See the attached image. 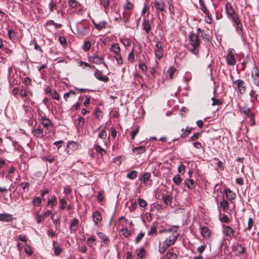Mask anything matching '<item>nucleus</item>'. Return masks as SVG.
<instances>
[{
    "label": "nucleus",
    "mask_w": 259,
    "mask_h": 259,
    "mask_svg": "<svg viewBox=\"0 0 259 259\" xmlns=\"http://www.w3.org/2000/svg\"><path fill=\"white\" fill-rule=\"evenodd\" d=\"M110 1V0H100L101 4L106 12L109 8Z\"/></svg>",
    "instance_id": "obj_39"
},
{
    "label": "nucleus",
    "mask_w": 259,
    "mask_h": 259,
    "mask_svg": "<svg viewBox=\"0 0 259 259\" xmlns=\"http://www.w3.org/2000/svg\"><path fill=\"white\" fill-rule=\"evenodd\" d=\"M220 205L224 211H227L229 208L228 202L226 200L224 199L222 201Z\"/></svg>",
    "instance_id": "obj_38"
},
{
    "label": "nucleus",
    "mask_w": 259,
    "mask_h": 259,
    "mask_svg": "<svg viewBox=\"0 0 259 259\" xmlns=\"http://www.w3.org/2000/svg\"><path fill=\"white\" fill-rule=\"evenodd\" d=\"M92 22L95 26V27L98 30H101L106 27L107 24V22L105 21H101L97 22L94 20H92Z\"/></svg>",
    "instance_id": "obj_13"
},
{
    "label": "nucleus",
    "mask_w": 259,
    "mask_h": 259,
    "mask_svg": "<svg viewBox=\"0 0 259 259\" xmlns=\"http://www.w3.org/2000/svg\"><path fill=\"white\" fill-rule=\"evenodd\" d=\"M154 7L158 11L163 12L164 11V3L161 0H155L154 2Z\"/></svg>",
    "instance_id": "obj_17"
},
{
    "label": "nucleus",
    "mask_w": 259,
    "mask_h": 259,
    "mask_svg": "<svg viewBox=\"0 0 259 259\" xmlns=\"http://www.w3.org/2000/svg\"><path fill=\"white\" fill-rule=\"evenodd\" d=\"M146 148L144 146H140L139 147H136L133 149V152L136 155H139L143 153L145 151Z\"/></svg>",
    "instance_id": "obj_25"
},
{
    "label": "nucleus",
    "mask_w": 259,
    "mask_h": 259,
    "mask_svg": "<svg viewBox=\"0 0 259 259\" xmlns=\"http://www.w3.org/2000/svg\"><path fill=\"white\" fill-rule=\"evenodd\" d=\"M151 174L149 172H145L142 175V177L141 179V181L144 183H145L147 182V181L150 178Z\"/></svg>",
    "instance_id": "obj_35"
},
{
    "label": "nucleus",
    "mask_w": 259,
    "mask_h": 259,
    "mask_svg": "<svg viewBox=\"0 0 259 259\" xmlns=\"http://www.w3.org/2000/svg\"><path fill=\"white\" fill-rule=\"evenodd\" d=\"M8 35L11 39H14L15 38V32L12 30H8Z\"/></svg>",
    "instance_id": "obj_57"
},
{
    "label": "nucleus",
    "mask_w": 259,
    "mask_h": 259,
    "mask_svg": "<svg viewBox=\"0 0 259 259\" xmlns=\"http://www.w3.org/2000/svg\"><path fill=\"white\" fill-rule=\"evenodd\" d=\"M240 111L244 114L246 117L249 118V123L251 126L255 124L254 114L251 112L250 108L242 107L240 109Z\"/></svg>",
    "instance_id": "obj_3"
},
{
    "label": "nucleus",
    "mask_w": 259,
    "mask_h": 259,
    "mask_svg": "<svg viewBox=\"0 0 259 259\" xmlns=\"http://www.w3.org/2000/svg\"><path fill=\"white\" fill-rule=\"evenodd\" d=\"M94 75L95 77L99 80L103 81L104 82H107L109 81V77L107 76L103 75L102 71L99 70L98 69H96L94 73Z\"/></svg>",
    "instance_id": "obj_10"
},
{
    "label": "nucleus",
    "mask_w": 259,
    "mask_h": 259,
    "mask_svg": "<svg viewBox=\"0 0 259 259\" xmlns=\"http://www.w3.org/2000/svg\"><path fill=\"white\" fill-rule=\"evenodd\" d=\"M182 180V178L179 175L175 176L173 178V182L177 185H179L181 183Z\"/></svg>",
    "instance_id": "obj_42"
},
{
    "label": "nucleus",
    "mask_w": 259,
    "mask_h": 259,
    "mask_svg": "<svg viewBox=\"0 0 259 259\" xmlns=\"http://www.w3.org/2000/svg\"><path fill=\"white\" fill-rule=\"evenodd\" d=\"M78 121L77 126L79 127H82L83 126L84 118L82 117H79L77 119Z\"/></svg>",
    "instance_id": "obj_52"
},
{
    "label": "nucleus",
    "mask_w": 259,
    "mask_h": 259,
    "mask_svg": "<svg viewBox=\"0 0 259 259\" xmlns=\"http://www.w3.org/2000/svg\"><path fill=\"white\" fill-rule=\"evenodd\" d=\"M60 205L61 209H64L65 208L67 205V201L64 198L60 199Z\"/></svg>",
    "instance_id": "obj_45"
},
{
    "label": "nucleus",
    "mask_w": 259,
    "mask_h": 259,
    "mask_svg": "<svg viewBox=\"0 0 259 259\" xmlns=\"http://www.w3.org/2000/svg\"><path fill=\"white\" fill-rule=\"evenodd\" d=\"M166 255L168 259H177V255L174 252L172 249H169L167 252Z\"/></svg>",
    "instance_id": "obj_27"
},
{
    "label": "nucleus",
    "mask_w": 259,
    "mask_h": 259,
    "mask_svg": "<svg viewBox=\"0 0 259 259\" xmlns=\"http://www.w3.org/2000/svg\"><path fill=\"white\" fill-rule=\"evenodd\" d=\"M249 96L251 98H253L255 100H257L258 97V94L256 93V92L254 90H251V91L249 93Z\"/></svg>",
    "instance_id": "obj_59"
},
{
    "label": "nucleus",
    "mask_w": 259,
    "mask_h": 259,
    "mask_svg": "<svg viewBox=\"0 0 259 259\" xmlns=\"http://www.w3.org/2000/svg\"><path fill=\"white\" fill-rule=\"evenodd\" d=\"M52 211L50 210H48L46 212L39 214H37L36 217V222L38 224L40 223L42 221H43L46 217H48L50 214H51Z\"/></svg>",
    "instance_id": "obj_12"
},
{
    "label": "nucleus",
    "mask_w": 259,
    "mask_h": 259,
    "mask_svg": "<svg viewBox=\"0 0 259 259\" xmlns=\"http://www.w3.org/2000/svg\"><path fill=\"white\" fill-rule=\"evenodd\" d=\"M48 204L51 205V207L53 208V206H56L57 204V199L56 197L54 196L51 199L48 201Z\"/></svg>",
    "instance_id": "obj_40"
},
{
    "label": "nucleus",
    "mask_w": 259,
    "mask_h": 259,
    "mask_svg": "<svg viewBox=\"0 0 259 259\" xmlns=\"http://www.w3.org/2000/svg\"><path fill=\"white\" fill-rule=\"evenodd\" d=\"M110 51L113 52L115 55L120 54V48L117 43L112 44L110 47Z\"/></svg>",
    "instance_id": "obj_21"
},
{
    "label": "nucleus",
    "mask_w": 259,
    "mask_h": 259,
    "mask_svg": "<svg viewBox=\"0 0 259 259\" xmlns=\"http://www.w3.org/2000/svg\"><path fill=\"white\" fill-rule=\"evenodd\" d=\"M99 237L103 240L104 242H106V241H107L108 240V238L107 237V236L103 233L99 232L97 233Z\"/></svg>",
    "instance_id": "obj_55"
},
{
    "label": "nucleus",
    "mask_w": 259,
    "mask_h": 259,
    "mask_svg": "<svg viewBox=\"0 0 259 259\" xmlns=\"http://www.w3.org/2000/svg\"><path fill=\"white\" fill-rule=\"evenodd\" d=\"M25 252L28 255H31L32 253L31 247L30 246L27 245L25 248Z\"/></svg>",
    "instance_id": "obj_63"
},
{
    "label": "nucleus",
    "mask_w": 259,
    "mask_h": 259,
    "mask_svg": "<svg viewBox=\"0 0 259 259\" xmlns=\"http://www.w3.org/2000/svg\"><path fill=\"white\" fill-rule=\"evenodd\" d=\"M156 232H157L156 228L155 226L154 225H153L151 226V227L150 228V230L148 232V234L149 235H152L155 234L156 233Z\"/></svg>",
    "instance_id": "obj_54"
},
{
    "label": "nucleus",
    "mask_w": 259,
    "mask_h": 259,
    "mask_svg": "<svg viewBox=\"0 0 259 259\" xmlns=\"http://www.w3.org/2000/svg\"><path fill=\"white\" fill-rule=\"evenodd\" d=\"M232 21H233L236 24L235 28H236V30L239 33L242 32V30H243V26H242V24L241 23V21L240 20L239 17H237L236 16V17L235 18V19L232 20Z\"/></svg>",
    "instance_id": "obj_16"
},
{
    "label": "nucleus",
    "mask_w": 259,
    "mask_h": 259,
    "mask_svg": "<svg viewBox=\"0 0 259 259\" xmlns=\"http://www.w3.org/2000/svg\"><path fill=\"white\" fill-rule=\"evenodd\" d=\"M92 217L94 223L97 226H99L102 220L101 213L98 211H95L93 212Z\"/></svg>",
    "instance_id": "obj_11"
},
{
    "label": "nucleus",
    "mask_w": 259,
    "mask_h": 259,
    "mask_svg": "<svg viewBox=\"0 0 259 259\" xmlns=\"http://www.w3.org/2000/svg\"><path fill=\"white\" fill-rule=\"evenodd\" d=\"M138 66L139 68H140L143 71H145L147 70V66L145 63L143 62H140Z\"/></svg>",
    "instance_id": "obj_61"
},
{
    "label": "nucleus",
    "mask_w": 259,
    "mask_h": 259,
    "mask_svg": "<svg viewBox=\"0 0 259 259\" xmlns=\"http://www.w3.org/2000/svg\"><path fill=\"white\" fill-rule=\"evenodd\" d=\"M225 194L226 195L227 198L229 200H232L234 199V198L236 197V194L233 192L232 190H231L230 189H226L225 190Z\"/></svg>",
    "instance_id": "obj_22"
},
{
    "label": "nucleus",
    "mask_w": 259,
    "mask_h": 259,
    "mask_svg": "<svg viewBox=\"0 0 259 259\" xmlns=\"http://www.w3.org/2000/svg\"><path fill=\"white\" fill-rule=\"evenodd\" d=\"M200 231L203 237L208 238L210 237L211 232L207 227H201L200 228Z\"/></svg>",
    "instance_id": "obj_15"
},
{
    "label": "nucleus",
    "mask_w": 259,
    "mask_h": 259,
    "mask_svg": "<svg viewBox=\"0 0 259 259\" xmlns=\"http://www.w3.org/2000/svg\"><path fill=\"white\" fill-rule=\"evenodd\" d=\"M128 60L131 62H133L135 60L134 51L133 50L128 55Z\"/></svg>",
    "instance_id": "obj_62"
},
{
    "label": "nucleus",
    "mask_w": 259,
    "mask_h": 259,
    "mask_svg": "<svg viewBox=\"0 0 259 259\" xmlns=\"http://www.w3.org/2000/svg\"><path fill=\"white\" fill-rule=\"evenodd\" d=\"M234 84L237 85L238 90L241 94H243L246 91L245 82L241 79H237L233 81Z\"/></svg>",
    "instance_id": "obj_8"
},
{
    "label": "nucleus",
    "mask_w": 259,
    "mask_h": 259,
    "mask_svg": "<svg viewBox=\"0 0 259 259\" xmlns=\"http://www.w3.org/2000/svg\"><path fill=\"white\" fill-rule=\"evenodd\" d=\"M189 41L190 44L193 47V48L191 50V52L194 55H198L200 47V40L198 38V34L191 32L189 36Z\"/></svg>",
    "instance_id": "obj_2"
},
{
    "label": "nucleus",
    "mask_w": 259,
    "mask_h": 259,
    "mask_svg": "<svg viewBox=\"0 0 259 259\" xmlns=\"http://www.w3.org/2000/svg\"><path fill=\"white\" fill-rule=\"evenodd\" d=\"M98 137L102 139H105L107 138V133L105 130L101 131L98 135Z\"/></svg>",
    "instance_id": "obj_48"
},
{
    "label": "nucleus",
    "mask_w": 259,
    "mask_h": 259,
    "mask_svg": "<svg viewBox=\"0 0 259 259\" xmlns=\"http://www.w3.org/2000/svg\"><path fill=\"white\" fill-rule=\"evenodd\" d=\"M96 239L94 237L91 236L90 238H89L87 240V244L89 246H92L94 243L95 242Z\"/></svg>",
    "instance_id": "obj_50"
},
{
    "label": "nucleus",
    "mask_w": 259,
    "mask_h": 259,
    "mask_svg": "<svg viewBox=\"0 0 259 259\" xmlns=\"http://www.w3.org/2000/svg\"><path fill=\"white\" fill-rule=\"evenodd\" d=\"M225 10L229 18L232 20L235 19L236 16L239 17L238 15L235 12L232 6L229 3H227L225 6Z\"/></svg>",
    "instance_id": "obj_4"
},
{
    "label": "nucleus",
    "mask_w": 259,
    "mask_h": 259,
    "mask_svg": "<svg viewBox=\"0 0 259 259\" xmlns=\"http://www.w3.org/2000/svg\"><path fill=\"white\" fill-rule=\"evenodd\" d=\"M199 4L201 7V9L205 15H208L209 13L208 10L204 5L203 0H199Z\"/></svg>",
    "instance_id": "obj_36"
},
{
    "label": "nucleus",
    "mask_w": 259,
    "mask_h": 259,
    "mask_svg": "<svg viewBox=\"0 0 259 259\" xmlns=\"http://www.w3.org/2000/svg\"><path fill=\"white\" fill-rule=\"evenodd\" d=\"M162 200L166 205H170L171 203V197L168 195H163L162 196Z\"/></svg>",
    "instance_id": "obj_28"
},
{
    "label": "nucleus",
    "mask_w": 259,
    "mask_h": 259,
    "mask_svg": "<svg viewBox=\"0 0 259 259\" xmlns=\"http://www.w3.org/2000/svg\"><path fill=\"white\" fill-rule=\"evenodd\" d=\"M144 236V233H142V232L140 233L135 239V242L136 243H138L141 240V239L143 238Z\"/></svg>",
    "instance_id": "obj_56"
},
{
    "label": "nucleus",
    "mask_w": 259,
    "mask_h": 259,
    "mask_svg": "<svg viewBox=\"0 0 259 259\" xmlns=\"http://www.w3.org/2000/svg\"><path fill=\"white\" fill-rule=\"evenodd\" d=\"M191 131V128H189V127H187L185 131L184 129L183 128L182 130V132H183V133L181 134V137L185 138L187 137L190 133Z\"/></svg>",
    "instance_id": "obj_41"
},
{
    "label": "nucleus",
    "mask_w": 259,
    "mask_h": 259,
    "mask_svg": "<svg viewBox=\"0 0 259 259\" xmlns=\"http://www.w3.org/2000/svg\"><path fill=\"white\" fill-rule=\"evenodd\" d=\"M177 70L174 67H170L167 71V74L169 76L170 79H172L174 77L175 74Z\"/></svg>",
    "instance_id": "obj_30"
},
{
    "label": "nucleus",
    "mask_w": 259,
    "mask_h": 259,
    "mask_svg": "<svg viewBox=\"0 0 259 259\" xmlns=\"http://www.w3.org/2000/svg\"><path fill=\"white\" fill-rule=\"evenodd\" d=\"M251 77L253 79V83L259 87V70L255 66L252 71Z\"/></svg>",
    "instance_id": "obj_9"
},
{
    "label": "nucleus",
    "mask_w": 259,
    "mask_h": 259,
    "mask_svg": "<svg viewBox=\"0 0 259 259\" xmlns=\"http://www.w3.org/2000/svg\"><path fill=\"white\" fill-rule=\"evenodd\" d=\"M178 226H172L170 227L169 233H167L168 237H167L163 242H160L158 245V251L160 253L162 254L169 246L174 245L179 236Z\"/></svg>",
    "instance_id": "obj_1"
},
{
    "label": "nucleus",
    "mask_w": 259,
    "mask_h": 259,
    "mask_svg": "<svg viewBox=\"0 0 259 259\" xmlns=\"http://www.w3.org/2000/svg\"><path fill=\"white\" fill-rule=\"evenodd\" d=\"M139 126H137L132 132L131 133V138L132 140H134L136 137V136L138 134L139 132Z\"/></svg>",
    "instance_id": "obj_49"
},
{
    "label": "nucleus",
    "mask_w": 259,
    "mask_h": 259,
    "mask_svg": "<svg viewBox=\"0 0 259 259\" xmlns=\"http://www.w3.org/2000/svg\"><path fill=\"white\" fill-rule=\"evenodd\" d=\"M78 145L75 142L71 141L67 143V147L72 150H75L77 148Z\"/></svg>",
    "instance_id": "obj_31"
},
{
    "label": "nucleus",
    "mask_w": 259,
    "mask_h": 259,
    "mask_svg": "<svg viewBox=\"0 0 259 259\" xmlns=\"http://www.w3.org/2000/svg\"><path fill=\"white\" fill-rule=\"evenodd\" d=\"M78 223H79V221H78V219H77L76 218H74L72 220V221L70 226V229L71 232H75V231H77V228H78L77 226L78 225Z\"/></svg>",
    "instance_id": "obj_20"
},
{
    "label": "nucleus",
    "mask_w": 259,
    "mask_h": 259,
    "mask_svg": "<svg viewBox=\"0 0 259 259\" xmlns=\"http://www.w3.org/2000/svg\"><path fill=\"white\" fill-rule=\"evenodd\" d=\"M211 100L212 101V105L215 106V105H219L222 104V102L220 100L215 99L213 97L211 98Z\"/></svg>",
    "instance_id": "obj_60"
},
{
    "label": "nucleus",
    "mask_w": 259,
    "mask_h": 259,
    "mask_svg": "<svg viewBox=\"0 0 259 259\" xmlns=\"http://www.w3.org/2000/svg\"><path fill=\"white\" fill-rule=\"evenodd\" d=\"M32 203L34 206H40L41 204V199L39 197H34Z\"/></svg>",
    "instance_id": "obj_37"
},
{
    "label": "nucleus",
    "mask_w": 259,
    "mask_h": 259,
    "mask_svg": "<svg viewBox=\"0 0 259 259\" xmlns=\"http://www.w3.org/2000/svg\"><path fill=\"white\" fill-rule=\"evenodd\" d=\"M154 50L155 56L158 59H161L163 54V44L159 41H157Z\"/></svg>",
    "instance_id": "obj_5"
},
{
    "label": "nucleus",
    "mask_w": 259,
    "mask_h": 259,
    "mask_svg": "<svg viewBox=\"0 0 259 259\" xmlns=\"http://www.w3.org/2000/svg\"><path fill=\"white\" fill-rule=\"evenodd\" d=\"M89 61L92 63H95L96 64H100L101 63H103L104 66H107L105 63L103 62V57L99 56L98 55H94L92 56H90L89 58Z\"/></svg>",
    "instance_id": "obj_7"
},
{
    "label": "nucleus",
    "mask_w": 259,
    "mask_h": 259,
    "mask_svg": "<svg viewBox=\"0 0 259 259\" xmlns=\"http://www.w3.org/2000/svg\"><path fill=\"white\" fill-rule=\"evenodd\" d=\"M56 3L53 1H52L49 4L50 11L53 12L54 9H55L56 7Z\"/></svg>",
    "instance_id": "obj_58"
},
{
    "label": "nucleus",
    "mask_w": 259,
    "mask_h": 259,
    "mask_svg": "<svg viewBox=\"0 0 259 259\" xmlns=\"http://www.w3.org/2000/svg\"><path fill=\"white\" fill-rule=\"evenodd\" d=\"M235 58V52L233 49H230L228 51L227 56V63L229 65H234L236 63Z\"/></svg>",
    "instance_id": "obj_6"
},
{
    "label": "nucleus",
    "mask_w": 259,
    "mask_h": 259,
    "mask_svg": "<svg viewBox=\"0 0 259 259\" xmlns=\"http://www.w3.org/2000/svg\"><path fill=\"white\" fill-rule=\"evenodd\" d=\"M114 57L116 60L117 63L118 65L122 64L123 61L120 54L115 55Z\"/></svg>",
    "instance_id": "obj_44"
},
{
    "label": "nucleus",
    "mask_w": 259,
    "mask_h": 259,
    "mask_svg": "<svg viewBox=\"0 0 259 259\" xmlns=\"http://www.w3.org/2000/svg\"><path fill=\"white\" fill-rule=\"evenodd\" d=\"M32 133L34 137L37 138H41L44 137L43 130L40 127H37L33 130Z\"/></svg>",
    "instance_id": "obj_19"
},
{
    "label": "nucleus",
    "mask_w": 259,
    "mask_h": 259,
    "mask_svg": "<svg viewBox=\"0 0 259 259\" xmlns=\"http://www.w3.org/2000/svg\"><path fill=\"white\" fill-rule=\"evenodd\" d=\"M184 184L189 189H194L195 187L194 181L192 179H186L184 182Z\"/></svg>",
    "instance_id": "obj_26"
},
{
    "label": "nucleus",
    "mask_w": 259,
    "mask_h": 259,
    "mask_svg": "<svg viewBox=\"0 0 259 259\" xmlns=\"http://www.w3.org/2000/svg\"><path fill=\"white\" fill-rule=\"evenodd\" d=\"M40 119L42 124L45 128H48L51 125L52 123L51 120L46 117L41 116Z\"/></svg>",
    "instance_id": "obj_23"
},
{
    "label": "nucleus",
    "mask_w": 259,
    "mask_h": 259,
    "mask_svg": "<svg viewBox=\"0 0 259 259\" xmlns=\"http://www.w3.org/2000/svg\"><path fill=\"white\" fill-rule=\"evenodd\" d=\"M178 171L179 173L184 174L185 171V166L182 164H180L178 167Z\"/></svg>",
    "instance_id": "obj_64"
},
{
    "label": "nucleus",
    "mask_w": 259,
    "mask_h": 259,
    "mask_svg": "<svg viewBox=\"0 0 259 259\" xmlns=\"http://www.w3.org/2000/svg\"><path fill=\"white\" fill-rule=\"evenodd\" d=\"M142 26L143 27V29L145 30L146 32L147 33H148L150 30H151V25L149 23V21L148 19H144L143 23Z\"/></svg>",
    "instance_id": "obj_24"
},
{
    "label": "nucleus",
    "mask_w": 259,
    "mask_h": 259,
    "mask_svg": "<svg viewBox=\"0 0 259 259\" xmlns=\"http://www.w3.org/2000/svg\"><path fill=\"white\" fill-rule=\"evenodd\" d=\"M224 233L230 237H232L234 234V230L229 226L223 225Z\"/></svg>",
    "instance_id": "obj_18"
},
{
    "label": "nucleus",
    "mask_w": 259,
    "mask_h": 259,
    "mask_svg": "<svg viewBox=\"0 0 259 259\" xmlns=\"http://www.w3.org/2000/svg\"><path fill=\"white\" fill-rule=\"evenodd\" d=\"M136 253L138 257L142 258L145 254V250L143 247L138 248L136 250Z\"/></svg>",
    "instance_id": "obj_29"
},
{
    "label": "nucleus",
    "mask_w": 259,
    "mask_h": 259,
    "mask_svg": "<svg viewBox=\"0 0 259 259\" xmlns=\"http://www.w3.org/2000/svg\"><path fill=\"white\" fill-rule=\"evenodd\" d=\"M62 251V248L59 246H54V254L55 255H59Z\"/></svg>",
    "instance_id": "obj_46"
},
{
    "label": "nucleus",
    "mask_w": 259,
    "mask_h": 259,
    "mask_svg": "<svg viewBox=\"0 0 259 259\" xmlns=\"http://www.w3.org/2000/svg\"><path fill=\"white\" fill-rule=\"evenodd\" d=\"M138 202L139 205L141 207H145L147 204V202L145 200L141 198H139L138 199Z\"/></svg>",
    "instance_id": "obj_51"
},
{
    "label": "nucleus",
    "mask_w": 259,
    "mask_h": 259,
    "mask_svg": "<svg viewBox=\"0 0 259 259\" xmlns=\"http://www.w3.org/2000/svg\"><path fill=\"white\" fill-rule=\"evenodd\" d=\"M68 4L71 8H76L79 5V3L76 0H68Z\"/></svg>",
    "instance_id": "obj_32"
},
{
    "label": "nucleus",
    "mask_w": 259,
    "mask_h": 259,
    "mask_svg": "<svg viewBox=\"0 0 259 259\" xmlns=\"http://www.w3.org/2000/svg\"><path fill=\"white\" fill-rule=\"evenodd\" d=\"M91 47V43L89 41H85L83 45V49L84 51H89Z\"/></svg>",
    "instance_id": "obj_43"
},
{
    "label": "nucleus",
    "mask_w": 259,
    "mask_h": 259,
    "mask_svg": "<svg viewBox=\"0 0 259 259\" xmlns=\"http://www.w3.org/2000/svg\"><path fill=\"white\" fill-rule=\"evenodd\" d=\"M138 175V172L136 170H133L129 172L127 175L126 177L130 179L133 180L135 179Z\"/></svg>",
    "instance_id": "obj_33"
},
{
    "label": "nucleus",
    "mask_w": 259,
    "mask_h": 259,
    "mask_svg": "<svg viewBox=\"0 0 259 259\" xmlns=\"http://www.w3.org/2000/svg\"><path fill=\"white\" fill-rule=\"evenodd\" d=\"M138 205L136 201L131 202V205L129 206V209L131 211H134L137 207Z\"/></svg>",
    "instance_id": "obj_53"
},
{
    "label": "nucleus",
    "mask_w": 259,
    "mask_h": 259,
    "mask_svg": "<svg viewBox=\"0 0 259 259\" xmlns=\"http://www.w3.org/2000/svg\"><path fill=\"white\" fill-rule=\"evenodd\" d=\"M95 149L97 152L100 154L101 155H104L106 154V151L99 145H96Z\"/></svg>",
    "instance_id": "obj_34"
},
{
    "label": "nucleus",
    "mask_w": 259,
    "mask_h": 259,
    "mask_svg": "<svg viewBox=\"0 0 259 259\" xmlns=\"http://www.w3.org/2000/svg\"><path fill=\"white\" fill-rule=\"evenodd\" d=\"M120 232L122 235L124 236V237H127L131 234L130 231L126 228L121 229Z\"/></svg>",
    "instance_id": "obj_47"
},
{
    "label": "nucleus",
    "mask_w": 259,
    "mask_h": 259,
    "mask_svg": "<svg viewBox=\"0 0 259 259\" xmlns=\"http://www.w3.org/2000/svg\"><path fill=\"white\" fill-rule=\"evenodd\" d=\"M14 218L11 214L0 213V221L2 222H10L13 220Z\"/></svg>",
    "instance_id": "obj_14"
}]
</instances>
